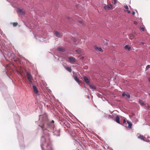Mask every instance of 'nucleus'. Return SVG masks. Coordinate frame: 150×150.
Masks as SVG:
<instances>
[{"instance_id": "1", "label": "nucleus", "mask_w": 150, "mask_h": 150, "mask_svg": "<svg viewBox=\"0 0 150 150\" xmlns=\"http://www.w3.org/2000/svg\"><path fill=\"white\" fill-rule=\"evenodd\" d=\"M41 140L42 141H45L41 145L42 150H53L52 146L50 144H46L45 139L44 137H42Z\"/></svg>"}, {"instance_id": "24", "label": "nucleus", "mask_w": 150, "mask_h": 150, "mask_svg": "<svg viewBox=\"0 0 150 150\" xmlns=\"http://www.w3.org/2000/svg\"><path fill=\"white\" fill-rule=\"evenodd\" d=\"M120 119H121L120 121H122V120H123V122H126V118L122 117H120Z\"/></svg>"}, {"instance_id": "19", "label": "nucleus", "mask_w": 150, "mask_h": 150, "mask_svg": "<svg viewBox=\"0 0 150 150\" xmlns=\"http://www.w3.org/2000/svg\"><path fill=\"white\" fill-rule=\"evenodd\" d=\"M124 48L125 49H127L128 50H129L131 49L130 46L128 45H125Z\"/></svg>"}, {"instance_id": "11", "label": "nucleus", "mask_w": 150, "mask_h": 150, "mask_svg": "<svg viewBox=\"0 0 150 150\" xmlns=\"http://www.w3.org/2000/svg\"><path fill=\"white\" fill-rule=\"evenodd\" d=\"M138 138L144 141H146V139L145 137L142 135L139 134V136L138 137Z\"/></svg>"}, {"instance_id": "2", "label": "nucleus", "mask_w": 150, "mask_h": 150, "mask_svg": "<svg viewBox=\"0 0 150 150\" xmlns=\"http://www.w3.org/2000/svg\"><path fill=\"white\" fill-rule=\"evenodd\" d=\"M27 77L30 84H33V79L31 74L29 72H27L26 74Z\"/></svg>"}, {"instance_id": "12", "label": "nucleus", "mask_w": 150, "mask_h": 150, "mask_svg": "<svg viewBox=\"0 0 150 150\" xmlns=\"http://www.w3.org/2000/svg\"><path fill=\"white\" fill-rule=\"evenodd\" d=\"M64 68L68 71H69L70 72H71L72 71V69L70 67H68L64 65Z\"/></svg>"}, {"instance_id": "35", "label": "nucleus", "mask_w": 150, "mask_h": 150, "mask_svg": "<svg viewBox=\"0 0 150 150\" xmlns=\"http://www.w3.org/2000/svg\"><path fill=\"white\" fill-rule=\"evenodd\" d=\"M79 22L80 23H82V21H79Z\"/></svg>"}, {"instance_id": "17", "label": "nucleus", "mask_w": 150, "mask_h": 150, "mask_svg": "<svg viewBox=\"0 0 150 150\" xmlns=\"http://www.w3.org/2000/svg\"><path fill=\"white\" fill-rule=\"evenodd\" d=\"M124 7L126 10H125V11H126L128 13H129L130 12V11L129 10H128V7L127 5H125L124 6Z\"/></svg>"}, {"instance_id": "4", "label": "nucleus", "mask_w": 150, "mask_h": 150, "mask_svg": "<svg viewBox=\"0 0 150 150\" xmlns=\"http://www.w3.org/2000/svg\"><path fill=\"white\" fill-rule=\"evenodd\" d=\"M108 4V6H104V8L106 10H109L111 9H113L112 5L111 3L108 4V2H107Z\"/></svg>"}, {"instance_id": "31", "label": "nucleus", "mask_w": 150, "mask_h": 150, "mask_svg": "<svg viewBox=\"0 0 150 150\" xmlns=\"http://www.w3.org/2000/svg\"><path fill=\"white\" fill-rule=\"evenodd\" d=\"M73 41H74V42H76V39L75 38H73Z\"/></svg>"}, {"instance_id": "3", "label": "nucleus", "mask_w": 150, "mask_h": 150, "mask_svg": "<svg viewBox=\"0 0 150 150\" xmlns=\"http://www.w3.org/2000/svg\"><path fill=\"white\" fill-rule=\"evenodd\" d=\"M40 117L42 118V121L43 122H47L49 120L47 115L46 114H45L43 115H40Z\"/></svg>"}, {"instance_id": "14", "label": "nucleus", "mask_w": 150, "mask_h": 150, "mask_svg": "<svg viewBox=\"0 0 150 150\" xmlns=\"http://www.w3.org/2000/svg\"><path fill=\"white\" fill-rule=\"evenodd\" d=\"M94 48L96 50H98L99 51H100L102 52L103 51V50L100 47H98L97 46H95V47Z\"/></svg>"}, {"instance_id": "30", "label": "nucleus", "mask_w": 150, "mask_h": 150, "mask_svg": "<svg viewBox=\"0 0 150 150\" xmlns=\"http://www.w3.org/2000/svg\"><path fill=\"white\" fill-rule=\"evenodd\" d=\"M44 124H43L42 125L40 126V127L42 128L43 129L44 127Z\"/></svg>"}, {"instance_id": "33", "label": "nucleus", "mask_w": 150, "mask_h": 150, "mask_svg": "<svg viewBox=\"0 0 150 150\" xmlns=\"http://www.w3.org/2000/svg\"><path fill=\"white\" fill-rule=\"evenodd\" d=\"M147 109L148 110H150V107L149 106H148L147 107Z\"/></svg>"}, {"instance_id": "20", "label": "nucleus", "mask_w": 150, "mask_h": 150, "mask_svg": "<svg viewBox=\"0 0 150 150\" xmlns=\"http://www.w3.org/2000/svg\"><path fill=\"white\" fill-rule=\"evenodd\" d=\"M64 126L65 125L67 127L70 128V125L69 123V122H64Z\"/></svg>"}, {"instance_id": "28", "label": "nucleus", "mask_w": 150, "mask_h": 150, "mask_svg": "<svg viewBox=\"0 0 150 150\" xmlns=\"http://www.w3.org/2000/svg\"><path fill=\"white\" fill-rule=\"evenodd\" d=\"M140 29L141 30H142V31H144V28L143 27H140Z\"/></svg>"}, {"instance_id": "37", "label": "nucleus", "mask_w": 150, "mask_h": 150, "mask_svg": "<svg viewBox=\"0 0 150 150\" xmlns=\"http://www.w3.org/2000/svg\"><path fill=\"white\" fill-rule=\"evenodd\" d=\"M148 81L149 82H150V78H148Z\"/></svg>"}, {"instance_id": "29", "label": "nucleus", "mask_w": 150, "mask_h": 150, "mask_svg": "<svg viewBox=\"0 0 150 150\" xmlns=\"http://www.w3.org/2000/svg\"><path fill=\"white\" fill-rule=\"evenodd\" d=\"M135 36L134 35L132 36V38H131V36L129 37V39H130L131 40H132L134 38Z\"/></svg>"}, {"instance_id": "21", "label": "nucleus", "mask_w": 150, "mask_h": 150, "mask_svg": "<svg viewBox=\"0 0 150 150\" xmlns=\"http://www.w3.org/2000/svg\"><path fill=\"white\" fill-rule=\"evenodd\" d=\"M139 103H140L141 105H145V103L144 102L141 100H139Z\"/></svg>"}, {"instance_id": "23", "label": "nucleus", "mask_w": 150, "mask_h": 150, "mask_svg": "<svg viewBox=\"0 0 150 150\" xmlns=\"http://www.w3.org/2000/svg\"><path fill=\"white\" fill-rule=\"evenodd\" d=\"M17 11L19 13H21L23 14H24L25 13V12L24 11H23L21 9L18 8V9Z\"/></svg>"}, {"instance_id": "40", "label": "nucleus", "mask_w": 150, "mask_h": 150, "mask_svg": "<svg viewBox=\"0 0 150 150\" xmlns=\"http://www.w3.org/2000/svg\"><path fill=\"white\" fill-rule=\"evenodd\" d=\"M149 95L150 96V94H149Z\"/></svg>"}, {"instance_id": "18", "label": "nucleus", "mask_w": 150, "mask_h": 150, "mask_svg": "<svg viewBox=\"0 0 150 150\" xmlns=\"http://www.w3.org/2000/svg\"><path fill=\"white\" fill-rule=\"evenodd\" d=\"M74 80H75L78 83H80V80L77 77V76H74Z\"/></svg>"}, {"instance_id": "9", "label": "nucleus", "mask_w": 150, "mask_h": 150, "mask_svg": "<svg viewBox=\"0 0 150 150\" xmlns=\"http://www.w3.org/2000/svg\"><path fill=\"white\" fill-rule=\"evenodd\" d=\"M55 34L56 36L58 38H61L62 36V34L57 31L55 32Z\"/></svg>"}, {"instance_id": "36", "label": "nucleus", "mask_w": 150, "mask_h": 150, "mask_svg": "<svg viewBox=\"0 0 150 150\" xmlns=\"http://www.w3.org/2000/svg\"><path fill=\"white\" fill-rule=\"evenodd\" d=\"M140 44L141 45H144V43H143V42H141L140 43Z\"/></svg>"}, {"instance_id": "34", "label": "nucleus", "mask_w": 150, "mask_h": 150, "mask_svg": "<svg viewBox=\"0 0 150 150\" xmlns=\"http://www.w3.org/2000/svg\"><path fill=\"white\" fill-rule=\"evenodd\" d=\"M135 13V12L134 11H133L132 12V14L133 15H134Z\"/></svg>"}, {"instance_id": "7", "label": "nucleus", "mask_w": 150, "mask_h": 150, "mask_svg": "<svg viewBox=\"0 0 150 150\" xmlns=\"http://www.w3.org/2000/svg\"><path fill=\"white\" fill-rule=\"evenodd\" d=\"M33 91L34 93L36 94H38V90L37 88L35 86L33 85Z\"/></svg>"}, {"instance_id": "6", "label": "nucleus", "mask_w": 150, "mask_h": 150, "mask_svg": "<svg viewBox=\"0 0 150 150\" xmlns=\"http://www.w3.org/2000/svg\"><path fill=\"white\" fill-rule=\"evenodd\" d=\"M68 59L70 62L73 64H75L76 62V59L75 58L73 57H69Z\"/></svg>"}, {"instance_id": "13", "label": "nucleus", "mask_w": 150, "mask_h": 150, "mask_svg": "<svg viewBox=\"0 0 150 150\" xmlns=\"http://www.w3.org/2000/svg\"><path fill=\"white\" fill-rule=\"evenodd\" d=\"M58 50L60 52H64L65 51V49L62 47H58L57 48Z\"/></svg>"}, {"instance_id": "15", "label": "nucleus", "mask_w": 150, "mask_h": 150, "mask_svg": "<svg viewBox=\"0 0 150 150\" xmlns=\"http://www.w3.org/2000/svg\"><path fill=\"white\" fill-rule=\"evenodd\" d=\"M122 96H126L127 98H129L130 97V95L129 94H126L124 92L122 95Z\"/></svg>"}, {"instance_id": "10", "label": "nucleus", "mask_w": 150, "mask_h": 150, "mask_svg": "<svg viewBox=\"0 0 150 150\" xmlns=\"http://www.w3.org/2000/svg\"><path fill=\"white\" fill-rule=\"evenodd\" d=\"M83 79L85 82L87 84H88L90 83V81L89 79L87 77L85 76L83 77Z\"/></svg>"}, {"instance_id": "26", "label": "nucleus", "mask_w": 150, "mask_h": 150, "mask_svg": "<svg viewBox=\"0 0 150 150\" xmlns=\"http://www.w3.org/2000/svg\"><path fill=\"white\" fill-rule=\"evenodd\" d=\"M13 25L15 27L18 25V23H13Z\"/></svg>"}, {"instance_id": "16", "label": "nucleus", "mask_w": 150, "mask_h": 150, "mask_svg": "<svg viewBox=\"0 0 150 150\" xmlns=\"http://www.w3.org/2000/svg\"><path fill=\"white\" fill-rule=\"evenodd\" d=\"M120 117H119L118 115H117L115 119V121L116 122H120Z\"/></svg>"}, {"instance_id": "25", "label": "nucleus", "mask_w": 150, "mask_h": 150, "mask_svg": "<svg viewBox=\"0 0 150 150\" xmlns=\"http://www.w3.org/2000/svg\"><path fill=\"white\" fill-rule=\"evenodd\" d=\"M150 68V65H148L146 67V70H148L149 68Z\"/></svg>"}, {"instance_id": "32", "label": "nucleus", "mask_w": 150, "mask_h": 150, "mask_svg": "<svg viewBox=\"0 0 150 150\" xmlns=\"http://www.w3.org/2000/svg\"><path fill=\"white\" fill-rule=\"evenodd\" d=\"M114 3L115 4L117 3V0H113Z\"/></svg>"}, {"instance_id": "39", "label": "nucleus", "mask_w": 150, "mask_h": 150, "mask_svg": "<svg viewBox=\"0 0 150 150\" xmlns=\"http://www.w3.org/2000/svg\"><path fill=\"white\" fill-rule=\"evenodd\" d=\"M13 57H13H12V58H14V57Z\"/></svg>"}, {"instance_id": "38", "label": "nucleus", "mask_w": 150, "mask_h": 150, "mask_svg": "<svg viewBox=\"0 0 150 150\" xmlns=\"http://www.w3.org/2000/svg\"><path fill=\"white\" fill-rule=\"evenodd\" d=\"M51 122H54L53 120H52Z\"/></svg>"}, {"instance_id": "8", "label": "nucleus", "mask_w": 150, "mask_h": 150, "mask_svg": "<svg viewBox=\"0 0 150 150\" xmlns=\"http://www.w3.org/2000/svg\"><path fill=\"white\" fill-rule=\"evenodd\" d=\"M123 125H125V126H125L126 125L127 126V124L128 125V127L129 128H131L132 127V124L131 123V122H123Z\"/></svg>"}, {"instance_id": "41", "label": "nucleus", "mask_w": 150, "mask_h": 150, "mask_svg": "<svg viewBox=\"0 0 150 150\" xmlns=\"http://www.w3.org/2000/svg\"><path fill=\"white\" fill-rule=\"evenodd\" d=\"M78 150H79V149H78Z\"/></svg>"}, {"instance_id": "22", "label": "nucleus", "mask_w": 150, "mask_h": 150, "mask_svg": "<svg viewBox=\"0 0 150 150\" xmlns=\"http://www.w3.org/2000/svg\"><path fill=\"white\" fill-rule=\"evenodd\" d=\"M89 87L92 89H96V87L92 84H90L89 85Z\"/></svg>"}, {"instance_id": "5", "label": "nucleus", "mask_w": 150, "mask_h": 150, "mask_svg": "<svg viewBox=\"0 0 150 150\" xmlns=\"http://www.w3.org/2000/svg\"><path fill=\"white\" fill-rule=\"evenodd\" d=\"M54 122H47V128H50L51 129H53L54 127Z\"/></svg>"}, {"instance_id": "27", "label": "nucleus", "mask_w": 150, "mask_h": 150, "mask_svg": "<svg viewBox=\"0 0 150 150\" xmlns=\"http://www.w3.org/2000/svg\"><path fill=\"white\" fill-rule=\"evenodd\" d=\"M76 52H78L79 54H80L81 53V51L79 50H76Z\"/></svg>"}]
</instances>
